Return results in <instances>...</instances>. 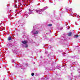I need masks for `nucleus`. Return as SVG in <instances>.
Returning <instances> with one entry per match:
<instances>
[{
  "label": "nucleus",
  "instance_id": "nucleus-9",
  "mask_svg": "<svg viewBox=\"0 0 80 80\" xmlns=\"http://www.w3.org/2000/svg\"><path fill=\"white\" fill-rule=\"evenodd\" d=\"M28 47V45H27L26 46V47Z\"/></svg>",
  "mask_w": 80,
  "mask_h": 80
},
{
  "label": "nucleus",
  "instance_id": "nucleus-5",
  "mask_svg": "<svg viewBox=\"0 0 80 80\" xmlns=\"http://www.w3.org/2000/svg\"><path fill=\"white\" fill-rule=\"evenodd\" d=\"M33 34L34 35H36L37 34H38V31H36Z\"/></svg>",
  "mask_w": 80,
  "mask_h": 80
},
{
  "label": "nucleus",
  "instance_id": "nucleus-8",
  "mask_svg": "<svg viewBox=\"0 0 80 80\" xmlns=\"http://www.w3.org/2000/svg\"><path fill=\"white\" fill-rule=\"evenodd\" d=\"M32 76H33L34 75V73H32L31 74Z\"/></svg>",
  "mask_w": 80,
  "mask_h": 80
},
{
  "label": "nucleus",
  "instance_id": "nucleus-6",
  "mask_svg": "<svg viewBox=\"0 0 80 80\" xmlns=\"http://www.w3.org/2000/svg\"><path fill=\"white\" fill-rule=\"evenodd\" d=\"M36 13H38V12H41V10H36Z\"/></svg>",
  "mask_w": 80,
  "mask_h": 80
},
{
  "label": "nucleus",
  "instance_id": "nucleus-4",
  "mask_svg": "<svg viewBox=\"0 0 80 80\" xmlns=\"http://www.w3.org/2000/svg\"><path fill=\"white\" fill-rule=\"evenodd\" d=\"M74 38H78V35H74Z\"/></svg>",
  "mask_w": 80,
  "mask_h": 80
},
{
  "label": "nucleus",
  "instance_id": "nucleus-7",
  "mask_svg": "<svg viewBox=\"0 0 80 80\" xmlns=\"http://www.w3.org/2000/svg\"><path fill=\"white\" fill-rule=\"evenodd\" d=\"M49 27H52V24H50L48 25Z\"/></svg>",
  "mask_w": 80,
  "mask_h": 80
},
{
  "label": "nucleus",
  "instance_id": "nucleus-2",
  "mask_svg": "<svg viewBox=\"0 0 80 80\" xmlns=\"http://www.w3.org/2000/svg\"><path fill=\"white\" fill-rule=\"evenodd\" d=\"M72 32H69L68 34V37H71V36H72Z\"/></svg>",
  "mask_w": 80,
  "mask_h": 80
},
{
  "label": "nucleus",
  "instance_id": "nucleus-1",
  "mask_svg": "<svg viewBox=\"0 0 80 80\" xmlns=\"http://www.w3.org/2000/svg\"><path fill=\"white\" fill-rule=\"evenodd\" d=\"M12 40V37H11V36L8 37V41H10V40Z\"/></svg>",
  "mask_w": 80,
  "mask_h": 80
},
{
  "label": "nucleus",
  "instance_id": "nucleus-3",
  "mask_svg": "<svg viewBox=\"0 0 80 80\" xmlns=\"http://www.w3.org/2000/svg\"><path fill=\"white\" fill-rule=\"evenodd\" d=\"M22 43L23 44H27V42L26 41H22Z\"/></svg>",
  "mask_w": 80,
  "mask_h": 80
}]
</instances>
